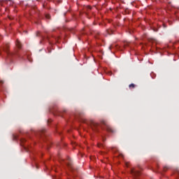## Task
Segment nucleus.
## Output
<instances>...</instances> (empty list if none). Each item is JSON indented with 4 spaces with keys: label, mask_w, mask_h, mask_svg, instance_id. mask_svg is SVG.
<instances>
[{
    "label": "nucleus",
    "mask_w": 179,
    "mask_h": 179,
    "mask_svg": "<svg viewBox=\"0 0 179 179\" xmlns=\"http://www.w3.org/2000/svg\"><path fill=\"white\" fill-rule=\"evenodd\" d=\"M3 51H4V52H6V54L7 55V59H8L9 61H10V59H12V57L13 55H15L14 53L9 52V45L8 44H6L3 47Z\"/></svg>",
    "instance_id": "obj_1"
},
{
    "label": "nucleus",
    "mask_w": 179,
    "mask_h": 179,
    "mask_svg": "<svg viewBox=\"0 0 179 179\" xmlns=\"http://www.w3.org/2000/svg\"><path fill=\"white\" fill-rule=\"evenodd\" d=\"M101 123L105 126V129H106L108 132H111L112 134L115 132V131L113 129V128H111V127H110V125H108L106 121H102Z\"/></svg>",
    "instance_id": "obj_2"
},
{
    "label": "nucleus",
    "mask_w": 179,
    "mask_h": 179,
    "mask_svg": "<svg viewBox=\"0 0 179 179\" xmlns=\"http://www.w3.org/2000/svg\"><path fill=\"white\" fill-rule=\"evenodd\" d=\"M131 174L134 177V178H136L141 176V172L136 169L133 168L130 171Z\"/></svg>",
    "instance_id": "obj_3"
},
{
    "label": "nucleus",
    "mask_w": 179,
    "mask_h": 179,
    "mask_svg": "<svg viewBox=\"0 0 179 179\" xmlns=\"http://www.w3.org/2000/svg\"><path fill=\"white\" fill-rule=\"evenodd\" d=\"M90 124L91 128L94 130L96 129L97 127H99V123H97L93 120L90 121Z\"/></svg>",
    "instance_id": "obj_4"
},
{
    "label": "nucleus",
    "mask_w": 179,
    "mask_h": 179,
    "mask_svg": "<svg viewBox=\"0 0 179 179\" xmlns=\"http://www.w3.org/2000/svg\"><path fill=\"white\" fill-rule=\"evenodd\" d=\"M16 45H17V48H22V43H20V41H19V40H17Z\"/></svg>",
    "instance_id": "obj_5"
},
{
    "label": "nucleus",
    "mask_w": 179,
    "mask_h": 179,
    "mask_svg": "<svg viewBox=\"0 0 179 179\" xmlns=\"http://www.w3.org/2000/svg\"><path fill=\"white\" fill-rule=\"evenodd\" d=\"M129 89H135L136 85H135V84H130L129 85Z\"/></svg>",
    "instance_id": "obj_6"
},
{
    "label": "nucleus",
    "mask_w": 179,
    "mask_h": 179,
    "mask_svg": "<svg viewBox=\"0 0 179 179\" xmlns=\"http://www.w3.org/2000/svg\"><path fill=\"white\" fill-rule=\"evenodd\" d=\"M107 31H108V34L110 36H111V34H113V30H111V29H108Z\"/></svg>",
    "instance_id": "obj_7"
},
{
    "label": "nucleus",
    "mask_w": 179,
    "mask_h": 179,
    "mask_svg": "<svg viewBox=\"0 0 179 179\" xmlns=\"http://www.w3.org/2000/svg\"><path fill=\"white\" fill-rule=\"evenodd\" d=\"M24 142H26V139L22 138V139L21 140V145H23V143H24Z\"/></svg>",
    "instance_id": "obj_8"
},
{
    "label": "nucleus",
    "mask_w": 179,
    "mask_h": 179,
    "mask_svg": "<svg viewBox=\"0 0 179 179\" xmlns=\"http://www.w3.org/2000/svg\"><path fill=\"white\" fill-rule=\"evenodd\" d=\"M45 17H46V19H50L51 17V16H50V15H48V14H46Z\"/></svg>",
    "instance_id": "obj_9"
},
{
    "label": "nucleus",
    "mask_w": 179,
    "mask_h": 179,
    "mask_svg": "<svg viewBox=\"0 0 179 179\" xmlns=\"http://www.w3.org/2000/svg\"><path fill=\"white\" fill-rule=\"evenodd\" d=\"M125 165H126L127 167H129V162H126Z\"/></svg>",
    "instance_id": "obj_10"
},
{
    "label": "nucleus",
    "mask_w": 179,
    "mask_h": 179,
    "mask_svg": "<svg viewBox=\"0 0 179 179\" xmlns=\"http://www.w3.org/2000/svg\"><path fill=\"white\" fill-rule=\"evenodd\" d=\"M167 169H169V166H164V171H166V170H167Z\"/></svg>",
    "instance_id": "obj_11"
},
{
    "label": "nucleus",
    "mask_w": 179,
    "mask_h": 179,
    "mask_svg": "<svg viewBox=\"0 0 179 179\" xmlns=\"http://www.w3.org/2000/svg\"><path fill=\"white\" fill-rule=\"evenodd\" d=\"M87 9H89L90 10H92V7H90V6H88Z\"/></svg>",
    "instance_id": "obj_12"
},
{
    "label": "nucleus",
    "mask_w": 179,
    "mask_h": 179,
    "mask_svg": "<svg viewBox=\"0 0 179 179\" xmlns=\"http://www.w3.org/2000/svg\"><path fill=\"white\" fill-rule=\"evenodd\" d=\"M101 146H103V144H98L99 148H101Z\"/></svg>",
    "instance_id": "obj_13"
},
{
    "label": "nucleus",
    "mask_w": 179,
    "mask_h": 179,
    "mask_svg": "<svg viewBox=\"0 0 179 179\" xmlns=\"http://www.w3.org/2000/svg\"><path fill=\"white\" fill-rule=\"evenodd\" d=\"M24 148L25 149L26 152H29V149H27V148L24 147Z\"/></svg>",
    "instance_id": "obj_14"
},
{
    "label": "nucleus",
    "mask_w": 179,
    "mask_h": 179,
    "mask_svg": "<svg viewBox=\"0 0 179 179\" xmlns=\"http://www.w3.org/2000/svg\"><path fill=\"white\" fill-rule=\"evenodd\" d=\"M36 36L38 37V36H40V32H37Z\"/></svg>",
    "instance_id": "obj_15"
},
{
    "label": "nucleus",
    "mask_w": 179,
    "mask_h": 179,
    "mask_svg": "<svg viewBox=\"0 0 179 179\" xmlns=\"http://www.w3.org/2000/svg\"><path fill=\"white\" fill-rule=\"evenodd\" d=\"M111 48H113V46L109 47V50H111Z\"/></svg>",
    "instance_id": "obj_16"
},
{
    "label": "nucleus",
    "mask_w": 179,
    "mask_h": 179,
    "mask_svg": "<svg viewBox=\"0 0 179 179\" xmlns=\"http://www.w3.org/2000/svg\"><path fill=\"white\" fill-rule=\"evenodd\" d=\"M67 166H69V167L71 166V164H67Z\"/></svg>",
    "instance_id": "obj_17"
},
{
    "label": "nucleus",
    "mask_w": 179,
    "mask_h": 179,
    "mask_svg": "<svg viewBox=\"0 0 179 179\" xmlns=\"http://www.w3.org/2000/svg\"><path fill=\"white\" fill-rule=\"evenodd\" d=\"M0 83L3 84V81H0Z\"/></svg>",
    "instance_id": "obj_18"
},
{
    "label": "nucleus",
    "mask_w": 179,
    "mask_h": 179,
    "mask_svg": "<svg viewBox=\"0 0 179 179\" xmlns=\"http://www.w3.org/2000/svg\"><path fill=\"white\" fill-rule=\"evenodd\" d=\"M96 34H100V33L99 32H96Z\"/></svg>",
    "instance_id": "obj_19"
},
{
    "label": "nucleus",
    "mask_w": 179,
    "mask_h": 179,
    "mask_svg": "<svg viewBox=\"0 0 179 179\" xmlns=\"http://www.w3.org/2000/svg\"><path fill=\"white\" fill-rule=\"evenodd\" d=\"M0 38H1V36H0Z\"/></svg>",
    "instance_id": "obj_20"
},
{
    "label": "nucleus",
    "mask_w": 179,
    "mask_h": 179,
    "mask_svg": "<svg viewBox=\"0 0 179 179\" xmlns=\"http://www.w3.org/2000/svg\"><path fill=\"white\" fill-rule=\"evenodd\" d=\"M0 55H1V52H0Z\"/></svg>",
    "instance_id": "obj_21"
}]
</instances>
